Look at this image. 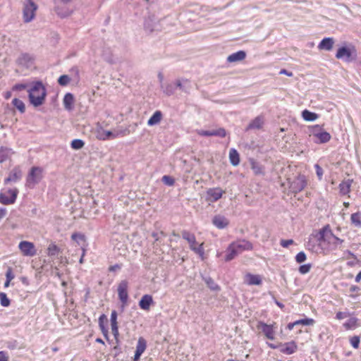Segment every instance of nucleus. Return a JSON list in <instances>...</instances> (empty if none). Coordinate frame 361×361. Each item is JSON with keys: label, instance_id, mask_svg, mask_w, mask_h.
I'll list each match as a JSON object with an SVG mask.
<instances>
[{"label": "nucleus", "instance_id": "6", "mask_svg": "<svg viewBox=\"0 0 361 361\" xmlns=\"http://www.w3.org/2000/svg\"><path fill=\"white\" fill-rule=\"evenodd\" d=\"M225 191L221 188H209L206 192L205 200L208 202H215L220 200Z\"/></svg>", "mask_w": 361, "mask_h": 361}, {"label": "nucleus", "instance_id": "20", "mask_svg": "<svg viewBox=\"0 0 361 361\" xmlns=\"http://www.w3.org/2000/svg\"><path fill=\"white\" fill-rule=\"evenodd\" d=\"M298 346L295 341H290L284 343L282 345L281 351L286 355H290L294 353L297 350Z\"/></svg>", "mask_w": 361, "mask_h": 361}, {"label": "nucleus", "instance_id": "14", "mask_svg": "<svg viewBox=\"0 0 361 361\" xmlns=\"http://www.w3.org/2000/svg\"><path fill=\"white\" fill-rule=\"evenodd\" d=\"M23 173L19 166L14 167L9 173L8 178L4 180V184L13 182L16 183L19 181L22 178Z\"/></svg>", "mask_w": 361, "mask_h": 361}, {"label": "nucleus", "instance_id": "34", "mask_svg": "<svg viewBox=\"0 0 361 361\" xmlns=\"http://www.w3.org/2000/svg\"><path fill=\"white\" fill-rule=\"evenodd\" d=\"M350 221L354 226L361 228V212L352 214L350 216Z\"/></svg>", "mask_w": 361, "mask_h": 361}, {"label": "nucleus", "instance_id": "12", "mask_svg": "<svg viewBox=\"0 0 361 361\" xmlns=\"http://www.w3.org/2000/svg\"><path fill=\"white\" fill-rule=\"evenodd\" d=\"M336 57L347 62L352 61L354 59L352 49L346 47H340L336 52Z\"/></svg>", "mask_w": 361, "mask_h": 361}, {"label": "nucleus", "instance_id": "46", "mask_svg": "<svg viewBox=\"0 0 361 361\" xmlns=\"http://www.w3.org/2000/svg\"><path fill=\"white\" fill-rule=\"evenodd\" d=\"M161 180L162 182L166 185H169V186H172L173 185L175 181H174V179L173 178H171V176H164L161 178Z\"/></svg>", "mask_w": 361, "mask_h": 361}, {"label": "nucleus", "instance_id": "63", "mask_svg": "<svg viewBox=\"0 0 361 361\" xmlns=\"http://www.w3.org/2000/svg\"><path fill=\"white\" fill-rule=\"evenodd\" d=\"M121 269V266L119 264H114L112 266H110L109 268V271H116L117 270H119Z\"/></svg>", "mask_w": 361, "mask_h": 361}, {"label": "nucleus", "instance_id": "23", "mask_svg": "<svg viewBox=\"0 0 361 361\" xmlns=\"http://www.w3.org/2000/svg\"><path fill=\"white\" fill-rule=\"evenodd\" d=\"M213 224L216 228L222 229L228 226V221L226 217L218 215L214 217Z\"/></svg>", "mask_w": 361, "mask_h": 361}, {"label": "nucleus", "instance_id": "58", "mask_svg": "<svg viewBox=\"0 0 361 361\" xmlns=\"http://www.w3.org/2000/svg\"><path fill=\"white\" fill-rule=\"evenodd\" d=\"M111 332L115 338L118 336V324L111 325Z\"/></svg>", "mask_w": 361, "mask_h": 361}, {"label": "nucleus", "instance_id": "64", "mask_svg": "<svg viewBox=\"0 0 361 361\" xmlns=\"http://www.w3.org/2000/svg\"><path fill=\"white\" fill-rule=\"evenodd\" d=\"M345 317V313L342 312H338L336 313V318L338 320H341V319H343Z\"/></svg>", "mask_w": 361, "mask_h": 361}, {"label": "nucleus", "instance_id": "13", "mask_svg": "<svg viewBox=\"0 0 361 361\" xmlns=\"http://www.w3.org/2000/svg\"><path fill=\"white\" fill-rule=\"evenodd\" d=\"M122 133V131H110L101 129L97 131V137L101 140H112L118 137Z\"/></svg>", "mask_w": 361, "mask_h": 361}, {"label": "nucleus", "instance_id": "37", "mask_svg": "<svg viewBox=\"0 0 361 361\" xmlns=\"http://www.w3.org/2000/svg\"><path fill=\"white\" fill-rule=\"evenodd\" d=\"M302 116L303 119L307 121H314L319 117L316 113L310 111L307 109L302 111Z\"/></svg>", "mask_w": 361, "mask_h": 361}, {"label": "nucleus", "instance_id": "10", "mask_svg": "<svg viewBox=\"0 0 361 361\" xmlns=\"http://www.w3.org/2000/svg\"><path fill=\"white\" fill-rule=\"evenodd\" d=\"M258 330H260L264 335L269 340H274L275 331L274 329V324H267L264 322H259L257 325Z\"/></svg>", "mask_w": 361, "mask_h": 361}, {"label": "nucleus", "instance_id": "61", "mask_svg": "<svg viewBox=\"0 0 361 361\" xmlns=\"http://www.w3.org/2000/svg\"><path fill=\"white\" fill-rule=\"evenodd\" d=\"M25 88H26V85H25V84H16L13 87V89L14 90H23Z\"/></svg>", "mask_w": 361, "mask_h": 361}, {"label": "nucleus", "instance_id": "52", "mask_svg": "<svg viewBox=\"0 0 361 361\" xmlns=\"http://www.w3.org/2000/svg\"><path fill=\"white\" fill-rule=\"evenodd\" d=\"M164 92L167 95H171L174 92V87L172 85H167L164 90Z\"/></svg>", "mask_w": 361, "mask_h": 361}, {"label": "nucleus", "instance_id": "45", "mask_svg": "<svg viewBox=\"0 0 361 361\" xmlns=\"http://www.w3.org/2000/svg\"><path fill=\"white\" fill-rule=\"evenodd\" d=\"M59 249L56 245L51 244L48 247V255L55 256L59 253Z\"/></svg>", "mask_w": 361, "mask_h": 361}, {"label": "nucleus", "instance_id": "26", "mask_svg": "<svg viewBox=\"0 0 361 361\" xmlns=\"http://www.w3.org/2000/svg\"><path fill=\"white\" fill-rule=\"evenodd\" d=\"M176 87L184 92H188L191 88V85L188 80L181 79L176 80Z\"/></svg>", "mask_w": 361, "mask_h": 361}, {"label": "nucleus", "instance_id": "59", "mask_svg": "<svg viewBox=\"0 0 361 361\" xmlns=\"http://www.w3.org/2000/svg\"><path fill=\"white\" fill-rule=\"evenodd\" d=\"M0 361H8V356L4 351H0Z\"/></svg>", "mask_w": 361, "mask_h": 361}, {"label": "nucleus", "instance_id": "9", "mask_svg": "<svg viewBox=\"0 0 361 361\" xmlns=\"http://www.w3.org/2000/svg\"><path fill=\"white\" fill-rule=\"evenodd\" d=\"M18 248L24 256L33 257L37 253L34 243L29 241H21L18 245Z\"/></svg>", "mask_w": 361, "mask_h": 361}, {"label": "nucleus", "instance_id": "60", "mask_svg": "<svg viewBox=\"0 0 361 361\" xmlns=\"http://www.w3.org/2000/svg\"><path fill=\"white\" fill-rule=\"evenodd\" d=\"M152 235L153 238H154L155 241H158L159 240V235H162V236L165 237L166 234L163 231H161L159 233H152Z\"/></svg>", "mask_w": 361, "mask_h": 361}, {"label": "nucleus", "instance_id": "28", "mask_svg": "<svg viewBox=\"0 0 361 361\" xmlns=\"http://www.w3.org/2000/svg\"><path fill=\"white\" fill-rule=\"evenodd\" d=\"M145 29L146 31L152 32L159 29V25L154 19L149 18L145 22Z\"/></svg>", "mask_w": 361, "mask_h": 361}, {"label": "nucleus", "instance_id": "47", "mask_svg": "<svg viewBox=\"0 0 361 361\" xmlns=\"http://www.w3.org/2000/svg\"><path fill=\"white\" fill-rule=\"evenodd\" d=\"M306 255L302 251L298 252L295 256V261L300 264L304 262L306 260Z\"/></svg>", "mask_w": 361, "mask_h": 361}, {"label": "nucleus", "instance_id": "7", "mask_svg": "<svg viewBox=\"0 0 361 361\" xmlns=\"http://www.w3.org/2000/svg\"><path fill=\"white\" fill-rule=\"evenodd\" d=\"M18 193V189H9L6 192L0 193V202L8 205L13 204L16 202Z\"/></svg>", "mask_w": 361, "mask_h": 361}, {"label": "nucleus", "instance_id": "24", "mask_svg": "<svg viewBox=\"0 0 361 361\" xmlns=\"http://www.w3.org/2000/svg\"><path fill=\"white\" fill-rule=\"evenodd\" d=\"M63 103L64 108L68 111H71L73 109L74 97L73 94L68 92L65 94Z\"/></svg>", "mask_w": 361, "mask_h": 361}, {"label": "nucleus", "instance_id": "19", "mask_svg": "<svg viewBox=\"0 0 361 361\" xmlns=\"http://www.w3.org/2000/svg\"><path fill=\"white\" fill-rule=\"evenodd\" d=\"M232 243L240 252V253L245 250H251L252 249V243L245 240H238Z\"/></svg>", "mask_w": 361, "mask_h": 361}, {"label": "nucleus", "instance_id": "32", "mask_svg": "<svg viewBox=\"0 0 361 361\" xmlns=\"http://www.w3.org/2000/svg\"><path fill=\"white\" fill-rule=\"evenodd\" d=\"M316 137L318 140V141H317V143L323 144L329 142L331 136L326 131L322 130L320 133H317Z\"/></svg>", "mask_w": 361, "mask_h": 361}, {"label": "nucleus", "instance_id": "27", "mask_svg": "<svg viewBox=\"0 0 361 361\" xmlns=\"http://www.w3.org/2000/svg\"><path fill=\"white\" fill-rule=\"evenodd\" d=\"M250 163L251 169H252V171L255 175H264V168L259 162L255 161L254 159H250Z\"/></svg>", "mask_w": 361, "mask_h": 361}, {"label": "nucleus", "instance_id": "5", "mask_svg": "<svg viewBox=\"0 0 361 361\" xmlns=\"http://www.w3.org/2000/svg\"><path fill=\"white\" fill-rule=\"evenodd\" d=\"M37 8L32 0H26L23 8V18L25 23H29L34 18Z\"/></svg>", "mask_w": 361, "mask_h": 361}, {"label": "nucleus", "instance_id": "3", "mask_svg": "<svg viewBox=\"0 0 361 361\" xmlns=\"http://www.w3.org/2000/svg\"><path fill=\"white\" fill-rule=\"evenodd\" d=\"M181 235L182 238L187 240V242L189 243L190 250L196 254L199 255L200 257L203 259L204 255V250L203 247L204 243H201L197 246V243L196 241L195 235L188 231H183Z\"/></svg>", "mask_w": 361, "mask_h": 361}, {"label": "nucleus", "instance_id": "62", "mask_svg": "<svg viewBox=\"0 0 361 361\" xmlns=\"http://www.w3.org/2000/svg\"><path fill=\"white\" fill-rule=\"evenodd\" d=\"M56 13L58 16H59L61 18H66L70 15V12L68 11H66L65 12H61L59 11H56Z\"/></svg>", "mask_w": 361, "mask_h": 361}, {"label": "nucleus", "instance_id": "30", "mask_svg": "<svg viewBox=\"0 0 361 361\" xmlns=\"http://www.w3.org/2000/svg\"><path fill=\"white\" fill-rule=\"evenodd\" d=\"M202 280L205 282L209 288L212 290L218 291L220 290V287L214 282V281L209 276H202Z\"/></svg>", "mask_w": 361, "mask_h": 361}, {"label": "nucleus", "instance_id": "1", "mask_svg": "<svg viewBox=\"0 0 361 361\" xmlns=\"http://www.w3.org/2000/svg\"><path fill=\"white\" fill-rule=\"evenodd\" d=\"M318 240L321 246L327 245L331 250H335L338 245L343 243V240L334 235L329 225H326L319 231Z\"/></svg>", "mask_w": 361, "mask_h": 361}, {"label": "nucleus", "instance_id": "55", "mask_svg": "<svg viewBox=\"0 0 361 361\" xmlns=\"http://www.w3.org/2000/svg\"><path fill=\"white\" fill-rule=\"evenodd\" d=\"M196 132L201 136H212V130H197Z\"/></svg>", "mask_w": 361, "mask_h": 361}, {"label": "nucleus", "instance_id": "36", "mask_svg": "<svg viewBox=\"0 0 361 361\" xmlns=\"http://www.w3.org/2000/svg\"><path fill=\"white\" fill-rule=\"evenodd\" d=\"M263 120L260 116L256 117L252 122L248 125L247 130L249 129H259L262 127Z\"/></svg>", "mask_w": 361, "mask_h": 361}, {"label": "nucleus", "instance_id": "35", "mask_svg": "<svg viewBox=\"0 0 361 361\" xmlns=\"http://www.w3.org/2000/svg\"><path fill=\"white\" fill-rule=\"evenodd\" d=\"M352 182V180L348 179L340 183L339 189L342 195H347L350 192V188Z\"/></svg>", "mask_w": 361, "mask_h": 361}, {"label": "nucleus", "instance_id": "42", "mask_svg": "<svg viewBox=\"0 0 361 361\" xmlns=\"http://www.w3.org/2000/svg\"><path fill=\"white\" fill-rule=\"evenodd\" d=\"M71 81V78L68 75H62L58 79V82L61 86H66Z\"/></svg>", "mask_w": 361, "mask_h": 361}, {"label": "nucleus", "instance_id": "33", "mask_svg": "<svg viewBox=\"0 0 361 361\" xmlns=\"http://www.w3.org/2000/svg\"><path fill=\"white\" fill-rule=\"evenodd\" d=\"M229 159L233 166H238L240 163L239 154L235 149H231L229 152Z\"/></svg>", "mask_w": 361, "mask_h": 361}, {"label": "nucleus", "instance_id": "38", "mask_svg": "<svg viewBox=\"0 0 361 361\" xmlns=\"http://www.w3.org/2000/svg\"><path fill=\"white\" fill-rule=\"evenodd\" d=\"M12 104L16 109L19 110L20 112H25V107L23 101L20 100L19 99L15 98L13 99Z\"/></svg>", "mask_w": 361, "mask_h": 361}, {"label": "nucleus", "instance_id": "53", "mask_svg": "<svg viewBox=\"0 0 361 361\" xmlns=\"http://www.w3.org/2000/svg\"><path fill=\"white\" fill-rule=\"evenodd\" d=\"M118 324L117 323V312L113 310L111 313V325Z\"/></svg>", "mask_w": 361, "mask_h": 361}, {"label": "nucleus", "instance_id": "39", "mask_svg": "<svg viewBox=\"0 0 361 361\" xmlns=\"http://www.w3.org/2000/svg\"><path fill=\"white\" fill-rule=\"evenodd\" d=\"M106 316L104 314H102L99 318V327L104 334V336L107 338H108V330L105 328L104 325V320L106 319Z\"/></svg>", "mask_w": 361, "mask_h": 361}, {"label": "nucleus", "instance_id": "18", "mask_svg": "<svg viewBox=\"0 0 361 361\" xmlns=\"http://www.w3.org/2000/svg\"><path fill=\"white\" fill-rule=\"evenodd\" d=\"M226 255L225 260L229 262L233 259L236 256L240 254V252L234 246L233 243H231L226 249Z\"/></svg>", "mask_w": 361, "mask_h": 361}, {"label": "nucleus", "instance_id": "8", "mask_svg": "<svg viewBox=\"0 0 361 361\" xmlns=\"http://www.w3.org/2000/svg\"><path fill=\"white\" fill-rule=\"evenodd\" d=\"M128 282L126 280L121 281L117 288L118 298L123 304V306H125L128 303Z\"/></svg>", "mask_w": 361, "mask_h": 361}, {"label": "nucleus", "instance_id": "49", "mask_svg": "<svg viewBox=\"0 0 361 361\" xmlns=\"http://www.w3.org/2000/svg\"><path fill=\"white\" fill-rule=\"evenodd\" d=\"M350 344L354 348H358L360 344V338L357 336H353L351 338Z\"/></svg>", "mask_w": 361, "mask_h": 361}, {"label": "nucleus", "instance_id": "29", "mask_svg": "<svg viewBox=\"0 0 361 361\" xmlns=\"http://www.w3.org/2000/svg\"><path fill=\"white\" fill-rule=\"evenodd\" d=\"M162 118V114L160 111H156L147 121V125L149 126L158 124Z\"/></svg>", "mask_w": 361, "mask_h": 361}, {"label": "nucleus", "instance_id": "22", "mask_svg": "<svg viewBox=\"0 0 361 361\" xmlns=\"http://www.w3.org/2000/svg\"><path fill=\"white\" fill-rule=\"evenodd\" d=\"M245 283L250 286L260 285L262 283V278L259 275L247 274L245 275Z\"/></svg>", "mask_w": 361, "mask_h": 361}, {"label": "nucleus", "instance_id": "43", "mask_svg": "<svg viewBox=\"0 0 361 361\" xmlns=\"http://www.w3.org/2000/svg\"><path fill=\"white\" fill-rule=\"evenodd\" d=\"M0 303L3 307L10 305V300L5 293H0Z\"/></svg>", "mask_w": 361, "mask_h": 361}, {"label": "nucleus", "instance_id": "16", "mask_svg": "<svg viewBox=\"0 0 361 361\" xmlns=\"http://www.w3.org/2000/svg\"><path fill=\"white\" fill-rule=\"evenodd\" d=\"M18 65L29 68L32 65L33 57L27 53L21 54L17 59Z\"/></svg>", "mask_w": 361, "mask_h": 361}, {"label": "nucleus", "instance_id": "50", "mask_svg": "<svg viewBox=\"0 0 361 361\" xmlns=\"http://www.w3.org/2000/svg\"><path fill=\"white\" fill-rule=\"evenodd\" d=\"M6 279H7L8 281H11V280H13V279L15 278V275H14V274L13 273L12 268L8 267V268L7 269V271H6Z\"/></svg>", "mask_w": 361, "mask_h": 361}, {"label": "nucleus", "instance_id": "51", "mask_svg": "<svg viewBox=\"0 0 361 361\" xmlns=\"http://www.w3.org/2000/svg\"><path fill=\"white\" fill-rule=\"evenodd\" d=\"M314 168H315L316 173H317V176L319 180H322V176H323L322 168L317 164L314 165Z\"/></svg>", "mask_w": 361, "mask_h": 361}, {"label": "nucleus", "instance_id": "21", "mask_svg": "<svg viewBox=\"0 0 361 361\" xmlns=\"http://www.w3.org/2000/svg\"><path fill=\"white\" fill-rule=\"evenodd\" d=\"M246 57V53L244 51H238L229 55L227 58V61L229 63H233L240 61L245 59Z\"/></svg>", "mask_w": 361, "mask_h": 361}, {"label": "nucleus", "instance_id": "31", "mask_svg": "<svg viewBox=\"0 0 361 361\" xmlns=\"http://www.w3.org/2000/svg\"><path fill=\"white\" fill-rule=\"evenodd\" d=\"M13 154L12 149L1 147H0V163H3L10 158Z\"/></svg>", "mask_w": 361, "mask_h": 361}, {"label": "nucleus", "instance_id": "40", "mask_svg": "<svg viewBox=\"0 0 361 361\" xmlns=\"http://www.w3.org/2000/svg\"><path fill=\"white\" fill-rule=\"evenodd\" d=\"M84 141L80 139H75L71 143V146L73 149H80L84 147Z\"/></svg>", "mask_w": 361, "mask_h": 361}, {"label": "nucleus", "instance_id": "25", "mask_svg": "<svg viewBox=\"0 0 361 361\" xmlns=\"http://www.w3.org/2000/svg\"><path fill=\"white\" fill-rule=\"evenodd\" d=\"M334 41L331 37H326L323 39L319 44L318 48L319 49H324L329 51L332 49Z\"/></svg>", "mask_w": 361, "mask_h": 361}, {"label": "nucleus", "instance_id": "48", "mask_svg": "<svg viewBox=\"0 0 361 361\" xmlns=\"http://www.w3.org/2000/svg\"><path fill=\"white\" fill-rule=\"evenodd\" d=\"M311 264H303V265H301L300 267H299V272L301 274H307L310 269H311Z\"/></svg>", "mask_w": 361, "mask_h": 361}, {"label": "nucleus", "instance_id": "17", "mask_svg": "<svg viewBox=\"0 0 361 361\" xmlns=\"http://www.w3.org/2000/svg\"><path fill=\"white\" fill-rule=\"evenodd\" d=\"M153 298L151 295H144L139 301V306L143 310H149L153 304Z\"/></svg>", "mask_w": 361, "mask_h": 361}, {"label": "nucleus", "instance_id": "56", "mask_svg": "<svg viewBox=\"0 0 361 361\" xmlns=\"http://www.w3.org/2000/svg\"><path fill=\"white\" fill-rule=\"evenodd\" d=\"M323 130L322 128H321V126H319V125H316L314 126L313 128H312V133L313 134V135L316 137V134L317 133H320L322 132Z\"/></svg>", "mask_w": 361, "mask_h": 361}, {"label": "nucleus", "instance_id": "41", "mask_svg": "<svg viewBox=\"0 0 361 361\" xmlns=\"http://www.w3.org/2000/svg\"><path fill=\"white\" fill-rule=\"evenodd\" d=\"M314 323V320L310 318H305L302 319H299L295 322L296 325H304V326H311Z\"/></svg>", "mask_w": 361, "mask_h": 361}, {"label": "nucleus", "instance_id": "54", "mask_svg": "<svg viewBox=\"0 0 361 361\" xmlns=\"http://www.w3.org/2000/svg\"><path fill=\"white\" fill-rule=\"evenodd\" d=\"M293 244V240L290 239V240H281V242H280V245L283 247H288L289 245Z\"/></svg>", "mask_w": 361, "mask_h": 361}, {"label": "nucleus", "instance_id": "44", "mask_svg": "<svg viewBox=\"0 0 361 361\" xmlns=\"http://www.w3.org/2000/svg\"><path fill=\"white\" fill-rule=\"evenodd\" d=\"M212 136H217L220 137H224L226 135V132L224 128H220L217 130H212Z\"/></svg>", "mask_w": 361, "mask_h": 361}, {"label": "nucleus", "instance_id": "57", "mask_svg": "<svg viewBox=\"0 0 361 361\" xmlns=\"http://www.w3.org/2000/svg\"><path fill=\"white\" fill-rule=\"evenodd\" d=\"M71 238L74 240H82L84 238V235L80 233H74L72 234Z\"/></svg>", "mask_w": 361, "mask_h": 361}, {"label": "nucleus", "instance_id": "11", "mask_svg": "<svg viewBox=\"0 0 361 361\" xmlns=\"http://www.w3.org/2000/svg\"><path fill=\"white\" fill-rule=\"evenodd\" d=\"M306 185L307 180L305 176L299 175L292 181L290 188L293 192L297 193L302 191Z\"/></svg>", "mask_w": 361, "mask_h": 361}, {"label": "nucleus", "instance_id": "15", "mask_svg": "<svg viewBox=\"0 0 361 361\" xmlns=\"http://www.w3.org/2000/svg\"><path fill=\"white\" fill-rule=\"evenodd\" d=\"M147 348V342L142 337H140L137 341L136 345V350L135 352L133 361H140V356L145 352Z\"/></svg>", "mask_w": 361, "mask_h": 361}, {"label": "nucleus", "instance_id": "4", "mask_svg": "<svg viewBox=\"0 0 361 361\" xmlns=\"http://www.w3.org/2000/svg\"><path fill=\"white\" fill-rule=\"evenodd\" d=\"M42 178L43 169L38 166L32 167L26 178V186L33 188L41 181Z\"/></svg>", "mask_w": 361, "mask_h": 361}, {"label": "nucleus", "instance_id": "2", "mask_svg": "<svg viewBox=\"0 0 361 361\" xmlns=\"http://www.w3.org/2000/svg\"><path fill=\"white\" fill-rule=\"evenodd\" d=\"M46 95V89L40 81L35 82L28 90L30 102L35 107H37L43 104Z\"/></svg>", "mask_w": 361, "mask_h": 361}]
</instances>
